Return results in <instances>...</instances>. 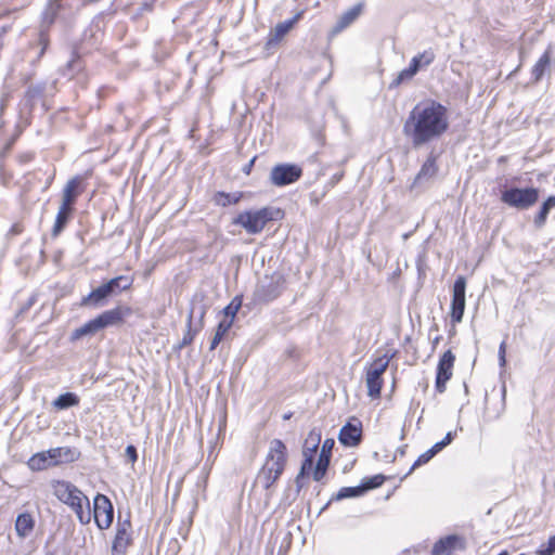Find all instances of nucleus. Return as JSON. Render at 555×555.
<instances>
[{
	"mask_svg": "<svg viewBox=\"0 0 555 555\" xmlns=\"http://www.w3.org/2000/svg\"><path fill=\"white\" fill-rule=\"evenodd\" d=\"M455 362L454 353L449 349L440 357L436 369L435 390L443 393L447 389V383L452 377V370Z\"/></svg>",
	"mask_w": 555,
	"mask_h": 555,
	"instance_id": "nucleus-13",
	"label": "nucleus"
},
{
	"mask_svg": "<svg viewBox=\"0 0 555 555\" xmlns=\"http://www.w3.org/2000/svg\"><path fill=\"white\" fill-rule=\"evenodd\" d=\"M386 480V477L382 474L374 475L372 477L363 479L361 486L364 488V492L371 489L380 487Z\"/></svg>",
	"mask_w": 555,
	"mask_h": 555,
	"instance_id": "nucleus-38",
	"label": "nucleus"
},
{
	"mask_svg": "<svg viewBox=\"0 0 555 555\" xmlns=\"http://www.w3.org/2000/svg\"><path fill=\"white\" fill-rule=\"evenodd\" d=\"M428 462H429V460H427V457L425 456V454H423V453H422V454L416 459V461L413 463V465L411 466V468H410V470H409L408 475H409V474H411L415 468H417V467H420V466H422V465H424V464H426V463H428Z\"/></svg>",
	"mask_w": 555,
	"mask_h": 555,
	"instance_id": "nucleus-55",
	"label": "nucleus"
},
{
	"mask_svg": "<svg viewBox=\"0 0 555 555\" xmlns=\"http://www.w3.org/2000/svg\"><path fill=\"white\" fill-rule=\"evenodd\" d=\"M10 94L3 93L0 99V116L3 114V111L5 109L8 102H9Z\"/></svg>",
	"mask_w": 555,
	"mask_h": 555,
	"instance_id": "nucleus-57",
	"label": "nucleus"
},
{
	"mask_svg": "<svg viewBox=\"0 0 555 555\" xmlns=\"http://www.w3.org/2000/svg\"><path fill=\"white\" fill-rule=\"evenodd\" d=\"M455 433L449 431L441 441H438L435 444L438 447V450L442 451L447 446H449L453 441Z\"/></svg>",
	"mask_w": 555,
	"mask_h": 555,
	"instance_id": "nucleus-50",
	"label": "nucleus"
},
{
	"mask_svg": "<svg viewBox=\"0 0 555 555\" xmlns=\"http://www.w3.org/2000/svg\"><path fill=\"white\" fill-rule=\"evenodd\" d=\"M313 461L314 459L311 456V454H309V456H304V461L300 467V477H306L311 473Z\"/></svg>",
	"mask_w": 555,
	"mask_h": 555,
	"instance_id": "nucleus-44",
	"label": "nucleus"
},
{
	"mask_svg": "<svg viewBox=\"0 0 555 555\" xmlns=\"http://www.w3.org/2000/svg\"><path fill=\"white\" fill-rule=\"evenodd\" d=\"M389 358L385 354L366 364V386L367 395L371 398H378L380 396L382 387L384 385L383 374L387 370Z\"/></svg>",
	"mask_w": 555,
	"mask_h": 555,
	"instance_id": "nucleus-6",
	"label": "nucleus"
},
{
	"mask_svg": "<svg viewBox=\"0 0 555 555\" xmlns=\"http://www.w3.org/2000/svg\"><path fill=\"white\" fill-rule=\"evenodd\" d=\"M406 448H408V444H403V446L399 447L396 450V454H399L400 456H403L405 454Z\"/></svg>",
	"mask_w": 555,
	"mask_h": 555,
	"instance_id": "nucleus-63",
	"label": "nucleus"
},
{
	"mask_svg": "<svg viewBox=\"0 0 555 555\" xmlns=\"http://www.w3.org/2000/svg\"><path fill=\"white\" fill-rule=\"evenodd\" d=\"M54 495L67 506L83 493L74 483L66 480H56L53 483Z\"/></svg>",
	"mask_w": 555,
	"mask_h": 555,
	"instance_id": "nucleus-17",
	"label": "nucleus"
},
{
	"mask_svg": "<svg viewBox=\"0 0 555 555\" xmlns=\"http://www.w3.org/2000/svg\"><path fill=\"white\" fill-rule=\"evenodd\" d=\"M68 506L75 512L81 525H88L91 521L92 512L90 501L85 493Z\"/></svg>",
	"mask_w": 555,
	"mask_h": 555,
	"instance_id": "nucleus-24",
	"label": "nucleus"
},
{
	"mask_svg": "<svg viewBox=\"0 0 555 555\" xmlns=\"http://www.w3.org/2000/svg\"><path fill=\"white\" fill-rule=\"evenodd\" d=\"M44 91H46V82L30 85L25 91L26 103L30 107H33L37 103V101L43 96Z\"/></svg>",
	"mask_w": 555,
	"mask_h": 555,
	"instance_id": "nucleus-33",
	"label": "nucleus"
},
{
	"mask_svg": "<svg viewBox=\"0 0 555 555\" xmlns=\"http://www.w3.org/2000/svg\"><path fill=\"white\" fill-rule=\"evenodd\" d=\"M232 325H233L232 319L224 318L223 320H221L218 323L217 328H216V334L223 337L229 332V330L232 327Z\"/></svg>",
	"mask_w": 555,
	"mask_h": 555,
	"instance_id": "nucleus-45",
	"label": "nucleus"
},
{
	"mask_svg": "<svg viewBox=\"0 0 555 555\" xmlns=\"http://www.w3.org/2000/svg\"><path fill=\"white\" fill-rule=\"evenodd\" d=\"M75 205L74 203H70L68 201H65L62 198V203H61V206L59 208L60 211L68 215L69 217L73 216V212L75 210Z\"/></svg>",
	"mask_w": 555,
	"mask_h": 555,
	"instance_id": "nucleus-49",
	"label": "nucleus"
},
{
	"mask_svg": "<svg viewBox=\"0 0 555 555\" xmlns=\"http://www.w3.org/2000/svg\"><path fill=\"white\" fill-rule=\"evenodd\" d=\"M86 189V178L81 175H76L66 182L62 192V198L76 204L78 197L85 193Z\"/></svg>",
	"mask_w": 555,
	"mask_h": 555,
	"instance_id": "nucleus-19",
	"label": "nucleus"
},
{
	"mask_svg": "<svg viewBox=\"0 0 555 555\" xmlns=\"http://www.w3.org/2000/svg\"><path fill=\"white\" fill-rule=\"evenodd\" d=\"M126 456L131 464H134L138 461V451L133 444L127 446Z\"/></svg>",
	"mask_w": 555,
	"mask_h": 555,
	"instance_id": "nucleus-53",
	"label": "nucleus"
},
{
	"mask_svg": "<svg viewBox=\"0 0 555 555\" xmlns=\"http://www.w3.org/2000/svg\"><path fill=\"white\" fill-rule=\"evenodd\" d=\"M132 314V309L128 306H117L113 309L100 313L104 328L108 326L122 324L125 318Z\"/></svg>",
	"mask_w": 555,
	"mask_h": 555,
	"instance_id": "nucleus-22",
	"label": "nucleus"
},
{
	"mask_svg": "<svg viewBox=\"0 0 555 555\" xmlns=\"http://www.w3.org/2000/svg\"><path fill=\"white\" fill-rule=\"evenodd\" d=\"M88 322L91 325L92 331L94 332V334L96 332H99V331L104 328L103 323H102V319L100 318V315H96L94 319H91Z\"/></svg>",
	"mask_w": 555,
	"mask_h": 555,
	"instance_id": "nucleus-54",
	"label": "nucleus"
},
{
	"mask_svg": "<svg viewBox=\"0 0 555 555\" xmlns=\"http://www.w3.org/2000/svg\"><path fill=\"white\" fill-rule=\"evenodd\" d=\"M440 452V450H438V447L436 444H434L430 449H428L426 452H424L423 454H425V456L427 457V460H431L436 454H438Z\"/></svg>",
	"mask_w": 555,
	"mask_h": 555,
	"instance_id": "nucleus-58",
	"label": "nucleus"
},
{
	"mask_svg": "<svg viewBox=\"0 0 555 555\" xmlns=\"http://www.w3.org/2000/svg\"><path fill=\"white\" fill-rule=\"evenodd\" d=\"M80 402L79 397L75 392H65L60 395L53 402L52 405L56 410H66L72 406L78 405Z\"/></svg>",
	"mask_w": 555,
	"mask_h": 555,
	"instance_id": "nucleus-31",
	"label": "nucleus"
},
{
	"mask_svg": "<svg viewBox=\"0 0 555 555\" xmlns=\"http://www.w3.org/2000/svg\"><path fill=\"white\" fill-rule=\"evenodd\" d=\"M91 335H94V332L92 331V327L89 324V322H86L83 325H81L80 327L75 328L72 332L70 340L72 341H76V340L82 338L83 336H91Z\"/></svg>",
	"mask_w": 555,
	"mask_h": 555,
	"instance_id": "nucleus-40",
	"label": "nucleus"
},
{
	"mask_svg": "<svg viewBox=\"0 0 555 555\" xmlns=\"http://www.w3.org/2000/svg\"><path fill=\"white\" fill-rule=\"evenodd\" d=\"M242 299L243 297L241 295H236L230 301V304L223 309V313L225 314L227 318L230 317V319H232V322L234 321L237 311L242 307Z\"/></svg>",
	"mask_w": 555,
	"mask_h": 555,
	"instance_id": "nucleus-37",
	"label": "nucleus"
},
{
	"mask_svg": "<svg viewBox=\"0 0 555 555\" xmlns=\"http://www.w3.org/2000/svg\"><path fill=\"white\" fill-rule=\"evenodd\" d=\"M48 451L34 454L27 462L29 469L33 472H39L52 467L51 460L48 457Z\"/></svg>",
	"mask_w": 555,
	"mask_h": 555,
	"instance_id": "nucleus-30",
	"label": "nucleus"
},
{
	"mask_svg": "<svg viewBox=\"0 0 555 555\" xmlns=\"http://www.w3.org/2000/svg\"><path fill=\"white\" fill-rule=\"evenodd\" d=\"M302 176V169L296 164H278L270 172V183L274 186H286L298 181Z\"/></svg>",
	"mask_w": 555,
	"mask_h": 555,
	"instance_id": "nucleus-9",
	"label": "nucleus"
},
{
	"mask_svg": "<svg viewBox=\"0 0 555 555\" xmlns=\"http://www.w3.org/2000/svg\"><path fill=\"white\" fill-rule=\"evenodd\" d=\"M455 433L449 431L441 441H438L435 444L438 447V450L442 451L447 446H449L453 441Z\"/></svg>",
	"mask_w": 555,
	"mask_h": 555,
	"instance_id": "nucleus-52",
	"label": "nucleus"
},
{
	"mask_svg": "<svg viewBox=\"0 0 555 555\" xmlns=\"http://www.w3.org/2000/svg\"><path fill=\"white\" fill-rule=\"evenodd\" d=\"M437 159L436 156L430 154L427 159L422 165L416 178L415 182L421 181L423 179L431 178L437 173Z\"/></svg>",
	"mask_w": 555,
	"mask_h": 555,
	"instance_id": "nucleus-32",
	"label": "nucleus"
},
{
	"mask_svg": "<svg viewBox=\"0 0 555 555\" xmlns=\"http://www.w3.org/2000/svg\"><path fill=\"white\" fill-rule=\"evenodd\" d=\"M364 493L363 486L359 485L356 487H344L333 498L334 500H344L348 498H357Z\"/></svg>",
	"mask_w": 555,
	"mask_h": 555,
	"instance_id": "nucleus-35",
	"label": "nucleus"
},
{
	"mask_svg": "<svg viewBox=\"0 0 555 555\" xmlns=\"http://www.w3.org/2000/svg\"><path fill=\"white\" fill-rule=\"evenodd\" d=\"M499 364L501 367L506 365V341L503 340L499 346L498 351Z\"/></svg>",
	"mask_w": 555,
	"mask_h": 555,
	"instance_id": "nucleus-48",
	"label": "nucleus"
},
{
	"mask_svg": "<svg viewBox=\"0 0 555 555\" xmlns=\"http://www.w3.org/2000/svg\"><path fill=\"white\" fill-rule=\"evenodd\" d=\"M553 209H555V194L547 196L535 212L533 224L537 229H542L546 224L548 215Z\"/></svg>",
	"mask_w": 555,
	"mask_h": 555,
	"instance_id": "nucleus-26",
	"label": "nucleus"
},
{
	"mask_svg": "<svg viewBox=\"0 0 555 555\" xmlns=\"http://www.w3.org/2000/svg\"><path fill=\"white\" fill-rule=\"evenodd\" d=\"M414 57L418 59L420 63H422V67H426L435 61L436 55L431 49H428L423 51L422 53H418Z\"/></svg>",
	"mask_w": 555,
	"mask_h": 555,
	"instance_id": "nucleus-43",
	"label": "nucleus"
},
{
	"mask_svg": "<svg viewBox=\"0 0 555 555\" xmlns=\"http://www.w3.org/2000/svg\"><path fill=\"white\" fill-rule=\"evenodd\" d=\"M466 540L462 535L449 534L437 540L430 551V555H452L455 551H464Z\"/></svg>",
	"mask_w": 555,
	"mask_h": 555,
	"instance_id": "nucleus-14",
	"label": "nucleus"
},
{
	"mask_svg": "<svg viewBox=\"0 0 555 555\" xmlns=\"http://www.w3.org/2000/svg\"><path fill=\"white\" fill-rule=\"evenodd\" d=\"M538 553L540 555H554V553H555V535H552L548 539L547 545L545 547H544V545H541Z\"/></svg>",
	"mask_w": 555,
	"mask_h": 555,
	"instance_id": "nucleus-46",
	"label": "nucleus"
},
{
	"mask_svg": "<svg viewBox=\"0 0 555 555\" xmlns=\"http://www.w3.org/2000/svg\"><path fill=\"white\" fill-rule=\"evenodd\" d=\"M334 446H335L334 439L327 438L324 440L317 465L312 472L313 479L315 481H320L325 476L327 468L330 466V462H331V457H332V450H333Z\"/></svg>",
	"mask_w": 555,
	"mask_h": 555,
	"instance_id": "nucleus-18",
	"label": "nucleus"
},
{
	"mask_svg": "<svg viewBox=\"0 0 555 555\" xmlns=\"http://www.w3.org/2000/svg\"><path fill=\"white\" fill-rule=\"evenodd\" d=\"M286 289V279L281 273L272 274L267 281L258 285L253 293L256 305H266L278 299Z\"/></svg>",
	"mask_w": 555,
	"mask_h": 555,
	"instance_id": "nucleus-5",
	"label": "nucleus"
},
{
	"mask_svg": "<svg viewBox=\"0 0 555 555\" xmlns=\"http://www.w3.org/2000/svg\"><path fill=\"white\" fill-rule=\"evenodd\" d=\"M35 527V520L29 513H22L16 517L15 531L18 537H27Z\"/></svg>",
	"mask_w": 555,
	"mask_h": 555,
	"instance_id": "nucleus-27",
	"label": "nucleus"
},
{
	"mask_svg": "<svg viewBox=\"0 0 555 555\" xmlns=\"http://www.w3.org/2000/svg\"><path fill=\"white\" fill-rule=\"evenodd\" d=\"M455 433L449 431L441 441H438L435 444L438 447V450L442 451L447 446H449L453 441Z\"/></svg>",
	"mask_w": 555,
	"mask_h": 555,
	"instance_id": "nucleus-51",
	"label": "nucleus"
},
{
	"mask_svg": "<svg viewBox=\"0 0 555 555\" xmlns=\"http://www.w3.org/2000/svg\"><path fill=\"white\" fill-rule=\"evenodd\" d=\"M287 463V448L281 439H273L270 442L269 452L262 467L269 468L275 477H281Z\"/></svg>",
	"mask_w": 555,
	"mask_h": 555,
	"instance_id": "nucleus-7",
	"label": "nucleus"
},
{
	"mask_svg": "<svg viewBox=\"0 0 555 555\" xmlns=\"http://www.w3.org/2000/svg\"><path fill=\"white\" fill-rule=\"evenodd\" d=\"M362 9L363 4L358 3L352 8L348 9L346 12H344L336 22V24L334 25V27L332 28L331 35L336 36L344 29H346L348 26H350L359 17V15L362 12Z\"/></svg>",
	"mask_w": 555,
	"mask_h": 555,
	"instance_id": "nucleus-23",
	"label": "nucleus"
},
{
	"mask_svg": "<svg viewBox=\"0 0 555 555\" xmlns=\"http://www.w3.org/2000/svg\"><path fill=\"white\" fill-rule=\"evenodd\" d=\"M304 13L305 11H299L292 18L276 24V26L271 29L268 35L266 48L271 49L272 47L279 44L288 34V31L302 18Z\"/></svg>",
	"mask_w": 555,
	"mask_h": 555,
	"instance_id": "nucleus-15",
	"label": "nucleus"
},
{
	"mask_svg": "<svg viewBox=\"0 0 555 555\" xmlns=\"http://www.w3.org/2000/svg\"><path fill=\"white\" fill-rule=\"evenodd\" d=\"M93 516L99 529L104 530L111 527L114 519V507L105 494L98 493L94 496Z\"/></svg>",
	"mask_w": 555,
	"mask_h": 555,
	"instance_id": "nucleus-11",
	"label": "nucleus"
},
{
	"mask_svg": "<svg viewBox=\"0 0 555 555\" xmlns=\"http://www.w3.org/2000/svg\"><path fill=\"white\" fill-rule=\"evenodd\" d=\"M465 292H466V278L457 275L453 288H452V300H451V322L453 324L462 322L465 311Z\"/></svg>",
	"mask_w": 555,
	"mask_h": 555,
	"instance_id": "nucleus-10",
	"label": "nucleus"
},
{
	"mask_svg": "<svg viewBox=\"0 0 555 555\" xmlns=\"http://www.w3.org/2000/svg\"><path fill=\"white\" fill-rule=\"evenodd\" d=\"M49 30H50V27L40 25L38 42L41 46V50H40L39 55H38L39 57H41L46 53V51L48 49V46H49V42H50Z\"/></svg>",
	"mask_w": 555,
	"mask_h": 555,
	"instance_id": "nucleus-39",
	"label": "nucleus"
},
{
	"mask_svg": "<svg viewBox=\"0 0 555 555\" xmlns=\"http://www.w3.org/2000/svg\"><path fill=\"white\" fill-rule=\"evenodd\" d=\"M415 74H413L409 67L402 69L398 76L390 82L389 88H398L402 82L410 80L414 77Z\"/></svg>",
	"mask_w": 555,
	"mask_h": 555,
	"instance_id": "nucleus-41",
	"label": "nucleus"
},
{
	"mask_svg": "<svg viewBox=\"0 0 555 555\" xmlns=\"http://www.w3.org/2000/svg\"><path fill=\"white\" fill-rule=\"evenodd\" d=\"M70 218L72 217H69L68 215H66L60 210L57 211L55 221H54V224L52 228V232H51L53 237H57L62 233V231L65 229V227L67 225Z\"/></svg>",
	"mask_w": 555,
	"mask_h": 555,
	"instance_id": "nucleus-36",
	"label": "nucleus"
},
{
	"mask_svg": "<svg viewBox=\"0 0 555 555\" xmlns=\"http://www.w3.org/2000/svg\"><path fill=\"white\" fill-rule=\"evenodd\" d=\"M423 264H424L423 258H422V256H418V258L416 260V267H417V271L420 274L423 273Z\"/></svg>",
	"mask_w": 555,
	"mask_h": 555,
	"instance_id": "nucleus-62",
	"label": "nucleus"
},
{
	"mask_svg": "<svg viewBox=\"0 0 555 555\" xmlns=\"http://www.w3.org/2000/svg\"><path fill=\"white\" fill-rule=\"evenodd\" d=\"M63 9V0H48L41 12V25L51 27Z\"/></svg>",
	"mask_w": 555,
	"mask_h": 555,
	"instance_id": "nucleus-25",
	"label": "nucleus"
},
{
	"mask_svg": "<svg viewBox=\"0 0 555 555\" xmlns=\"http://www.w3.org/2000/svg\"><path fill=\"white\" fill-rule=\"evenodd\" d=\"M318 449L319 447H304V456H309V454H311V456L314 459Z\"/></svg>",
	"mask_w": 555,
	"mask_h": 555,
	"instance_id": "nucleus-60",
	"label": "nucleus"
},
{
	"mask_svg": "<svg viewBox=\"0 0 555 555\" xmlns=\"http://www.w3.org/2000/svg\"><path fill=\"white\" fill-rule=\"evenodd\" d=\"M83 61L79 53L74 50L70 54V59L65 65V68L63 70V75L68 78H74L78 73H80L83 69Z\"/></svg>",
	"mask_w": 555,
	"mask_h": 555,
	"instance_id": "nucleus-29",
	"label": "nucleus"
},
{
	"mask_svg": "<svg viewBox=\"0 0 555 555\" xmlns=\"http://www.w3.org/2000/svg\"><path fill=\"white\" fill-rule=\"evenodd\" d=\"M540 197V190L534 186L508 188L501 192V202L517 210H528L533 207Z\"/></svg>",
	"mask_w": 555,
	"mask_h": 555,
	"instance_id": "nucleus-4",
	"label": "nucleus"
},
{
	"mask_svg": "<svg viewBox=\"0 0 555 555\" xmlns=\"http://www.w3.org/2000/svg\"><path fill=\"white\" fill-rule=\"evenodd\" d=\"M305 477H300V473L297 475L296 479H295V482H296V487H297V491L299 492L301 490V488L304 487V482H302V479Z\"/></svg>",
	"mask_w": 555,
	"mask_h": 555,
	"instance_id": "nucleus-61",
	"label": "nucleus"
},
{
	"mask_svg": "<svg viewBox=\"0 0 555 555\" xmlns=\"http://www.w3.org/2000/svg\"><path fill=\"white\" fill-rule=\"evenodd\" d=\"M321 442V431L313 428L305 439L304 447H319Z\"/></svg>",
	"mask_w": 555,
	"mask_h": 555,
	"instance_id": "nucleus-42",
	"label": "nucleus"
},
{
	"mask_svg": "<svg viewBox=\"0 0 555 555\" xmlns=\"http://www.w3.org/2000/svg\"><path fill=\"white\" fill-rule=\"evenodd\" d=\"M133 279L126 275H118L108 282L100 285L91 291L87 296L82 297L80 305L83 307L100 308L108 302L111 296L117 295L122 291H127L132 286Z\"/></svg>",
	"mask_w": 555,
	"mask_h": 555,
	"instance_id": "nucleus-3",
	"label": "nucleus"
},
{
	"mask_svg": "<svg viewBox=\"0 0 555 555\" xmlns=\"http://www.w3.org/2000/svg\"><path fill=\"white\" fill-rule=\"evenodd\" d=\"M338 440L346 447L359 446L362 441V423L357 418H352V422H348L341 427Z\"/></svg>",
	"mask_w": 555,
	"mask_h": 555,
	"instance_id": "nucleus-16",
	"label": "nucleus"
},
{
	"mask_svg": "<svg viewBox=\"0 0 555 555\" xmlns=\"http://www.w3.org/2000/svg\"><path fill=\"white\" fill-rule=\"evenodd\" d=\"M408 67L413 74H416L422 68V63L413 56Z\"/></svg>",
	"mask_w": 555,
	"mask_h": 555,
	"instance_id": "nucleus-56",
	"label": "nucleus"
},
{
	"mask_svg": "<svg viewBox=\"0 0 555 555\" xmlns=\"http://www.w3.org/2000/svg\"><path fill=\"white\" fill-rule=\"evenodd\" d=\"M441 338L442 337L440 335H437L435 338H433V340H431V349L433 350H435L437 348V345L439 344Z\"/></svg>",
	"mask_w": 555,
	"mask_h": 555,
	"instance_id": "nucleus-64",
	"label": "nucleus"
},
{
	"mask_svg": "<svg viewBox=\"0 0 555 555\" xmlns=\"http://www.w3.org/2000/svg\"><path fill=\"white\" fill-rule=\"evenodd\" d=\"M449 127L448 107L437 100L427 99L410 111L402 132L412 146L418 149L439 140Z\"/></svg>",
	"mask_w": 555,
	"mask_h": 555,
	"instance_id": "nucleus-1",
	"label": "nucleus"
},
{
	"mask_svg": "<svg viewBox=\"0 0 555 555\" xmlns=\"http://www.w3.org/2000/svg\"><path fill=\"white\" fill-rule=\"evenodd\" d=\"M38 300V294L33 293L28 299L21 306L18 314L26 313Z\"/></svg>",
	"mask_w": 555,
	"mask_h": 555,
	"instance_id": "nucleus-47",
	"label": "nucleus"
},
{
	"mask_svg": "<svg viewBox=\"0 0 555 555\" xmlns=\"http://www.w3.org/2000/svg\"><path fill=\"white\" fill-rule=\"evenodd\" d=\"M243 198L242 192H232L227 193L223 191H218L215 193L212 201L217 206L228 207L230 205L237 204Z\"/></svg>",
	"mask_w": 555,
	"mask_h": 555,
	"instance_id": "nucleus-28",
	"label": "nucleus"
},
{
	"mask_svg": "<svg viewBox=\"0 0 555 555\" xmlns=\"http://www.w3.org/2000/svg\"><path fill=\"white\" fill-rule=\"evenodd\" d=\"M48 452L52 466L76 462L80 456V452L73 447L52 448Z\"/></svg>",
	"mask_w": 555,
	"mask_h": 555,
	"instance_id": "nucleus-20",
	"label": "nucleus"
},
{
	"mask_svg": "<svg viewBox=\"0 0 555 555\" xmlns=\"http://www.w3.org/2000/svg\"><path fill=\"white\" fill-rule=\"evenodd\" d=\"M132 525L129 518H118L116 533L112 543V555H126L128 547L132 544Z\"/></svg>",
	"mask_w": 555,
	"mask_h": 555,
	"instance_id": "nucleus-12",
	"label": "nucleus"
},
{
	"mask_svg": "<svg viewBox=\"0 0 555 555\" xmlns=\"http://www.w3.org/2000/svg\"><path fill=\"white\" fill-rule=\"evenodd\" d=\"M551 62H552V48L548 47L535 64L531 68L530 73V81L533 85L539 83L542 78L551 72Z\"/></svg>",
	"mask_w": 555,
	"mask_h": 555,
	"instance_id": "nucleus-21",
	"label": "nucleus"
},
{
	"mask_svg": "<svg viewBox=\"0 0 555 555\" xmlns=\"http://www.w3.org/2000/svg\"><path fill=\"white\" fill-rule=\"evenodd\" d=\"M205 314L206 308L204 305L192 306L188 315L186 332L177 347L179 350L191 345L195 336L203 330Z\"/></svg>",
	"mask_w": 555,
	"mask_h": 555,
	"instance_id": "nucleus-8",
	"label": "nucleus"
},
{
	"mask_svg": "<svg viewBox=\"0 0 555 555\" xmlns=\"http://www.w3.org/2000/svg\"><path fill=\"white\" fill-rule=\"evenodd\" d=\"M280 479V477H275L274 473L269 468H264L261 466L257 476L256 483H259L264 490H270L273 485Z\"/></svg>",
	"mask_w": 555,
	"mask_h": 555,
	"instance_id": "nucleus-34",
	"label": "nucleus"
},
{
	"mask_svg": "<svg viewBox=\"0 0 555 555\" xmlns=\"http://www.w3.org/2000/svg\"><path fill=\"white\" fill-rule=\"evenodd\" d=\"M222 338H223L222 336L215 333V336L211 339L209 349L215 350L218 347V345L220 344V341L222 340Z\"/></svg>",
	"mask_w": 555,
	"mask_h": 555,
	"instance_id": "nucleus-59",
	"label": "nucleus"
},
{
	"mask_svg": "<svg viewBox=\"0 0 555 555\" xmlns=\"http://www.w3.org/2000/svg\"><path fill=\"white\" fill-rule=\"evenodd\" d=\"M283 217L284 211L281 208L266 206L260 209L240 212L232 223L242 227L248 234H258L268 222L281 220Z\"/></svg>",
	"mask_w": 555,
	"mask_h": 555,
	"instance_id": "nucleus-2",
	"label": "nucleus"
}]
</instances>
